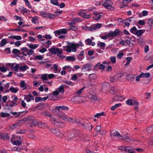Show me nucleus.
<instances>
[{"mask_svg": "<svg viewBox=\"0 0 153 153\" xmlns=\"http://www.w3.org/2000/svg\"><path fill=\"white\" fill-rule=\"evenodd\" d=\"M83 46V45L81 41H79L78 43L75 44L68 42L66 47V51L69 53L71 52V51L76 52V48H78L79 46L82 47Z\"/></svg>", "mask_w": 153, "mask_h": 153, "instance_id": "obj_1", "label": "nucleus"}, {"mask_svg": "<svg viewBox=\"0 0 153 153\" xmlns=\"http://www.w3.org/2000/svg\"><path fill=\"white\" fill-rule=\"evenodd\" d=\"M20 100V99H18L16 96H14L12 101L10 100L8 101V102L6 104L5 107L6 109H10L12 107L18 105L19 103V101Z\"/></svg>", "mask_w": 153, "mask_h": 153, "instance_id": "obj_2", "label": "nucleus"}, {"mask_svg": "<svg viewBox=\"0 0 153 153\" xmlns=\"http://www.w3.org/2000/svg\"><path fill=\"white\" fill-rule=\"evenodd\" d=\"M105 8L110 10H112L114 9V8L111 6L113 3L111 1H105L104 2L101 4Z\"/></svg>", "mask_w": 153, "mask_h": 153, "instance_id": "obj_3", "label": "nucleus"}, {"mask_svg": "<svg viewBox=\"0 0 153 153\" xmlns=\"http://www.w3.org/2000/svg\"><path fill=\"white\" fill-rule=\"evenodd\" d=\"M51 131L57 137L61 138L63 136V134L59 130L57 129L51 128Z\"/></svg>", "mask_w": 153, "mask_h": 153, "instance_id": "obj_4", "label": "nucleus"}, {"mask_svg": "<svg viewBox=\"0 0 153 153\" xmlns=\"http://www.w3.org/2000/svg\"><path fill=\"white\" fill-rule=\"evenodd\" d=\"M79 126L82 128L87 130H91L93 127L92 125L90 123H81Z\"/></svg>", "mask_w": 153, "mask_h": 153, "instance_id": "obj_5", "label": "nucleus"}, {"mask_svg": "<svg viewBox=\"0 0 153 153\" xmlns=\"http://www.w3.org/2000/svg\"><path fill=\"white\" fill-rule=\"evenodd\" d=\"M79 131V130H77L71 131L70 134L68 135V137L70 138H73L78 136Z\"/></svg>", "mask_w": 153, "mask_h": 153, "instance_id": "obj_6", "label": "nucleus"}, {"mask_svg": "<svg viewBox=\"0 0 153 153\" xmlns=\"http://www.w3.org/2000/svg\"><path fill=\"white\" fill-rule=\"evenodd\" d=\"M54 33L56 36H58V35H59L61 34H65L67 33V30L66 29H60L58 30H56L54 32Z\"/></svg>", "mask_w": 153, "mask_h": 153, "instance_id": "obj_7", "label": "nucleus"}, {"mask_svg": "<svg viewBox=\"0 0 153 153\" xmlns=\"http://www.w3.org/2000/svg\"><path fill=\"white\" fill-rule=\"evenodd\" d=\"M91 69V66L89 64H86L84 65L81 69L82 72H84L90 71Z\"/></svg>", "mask_w": 153, "mask_h": 153, "instance_id": "obj_8", "label": "nucleus"}, {"mask_svg": "<svg viewBox=\"0 0 153 153\" xmlns=\"http://www.w3.org/2000/svg\"><path fill=\"white\" fill-rule=\"evenodd\" d=\"M109 88V85L108 83H104L102 85V91L104 93H105L108 91Z\"/></svg>", "mask_w": 153, "mask_h": 153, "instance_id": "obj_9", "label": "nucleus"}, {"mask_svg": "<svg viewBox=\"0 0 153 153\" xmlns=\"http://www.w3.org/2000/svg\"><path fill=\"white\" fill-rule=\"evenodd\" d=\"M57 52V56L61 58V59H63L65 58V56L63 55L62 53V50L61 48L57 49L56 50Z\"/></svg>", "mask_w": 153, "mask_h": 153, "instance_id": "obj_10", "label": "nucleus"}, {"mask_svg": "<svg viewBox=\"0 0 153 153\" xmlns=\"http://www.w3.org/2000/svg\"><path fill=\"white\" fill-rule=\"evenodd\" d=\"M19 9L20 10V11L23 14L25 13H27L28 14H29L30 13V11L29 10L23 7H20L19 8Z\"/></svg>", "mask_w": 153, "mask_h": 153, "instance_id": "obj_11", "label": "nucleus"}, {"mask_svg": "<svg viewBox=\"0 0 153 153\" xmlns=\"http://www.w3.org/2000/svg\"><path fill=\"white\" fill-rule=\"evenodd\" d=\"M53 124L55 125L58 126L60 128L63 127L65 126V125L63 122H58V120H56Z\"/></svg>", "mask_w": 153, "mask_h": 153, "instance_id": "obj_12", "label": "nucleus"}, {"mask_svg": "<svg viewBox=\"0 0 153 153\" xmlns=\"http://www.w3.org/2000/svg\"><path fill=\"white\" fill-rule=\"evenodd\" d=\"M10 66L16 72H17L18 71L19 68V64H16L15 63L11 64Z\"/></svg>", "mask_w": 153, "mask_h": 153, "instance_id": "obj_13", "label": "nucleus"}, {"mask_svg": "<svg viewBox=\"0 0 153 153\" xmlns=\"http://www.w3.org/2000/svg\"><path fill=\"white\" fill-rule=\"evenodd\" d=\"M55 109L59 111L60 109L63 111H68L69 110L68 108L65 106H57L55 107Z\"/></svg>", "mask_w": 153, "mask_h": 153, "instance_id": "obj_14", "label": "nucleus"}, {"mask_svg": "<svg viewBox=\"0 0 153 153\" xmlns=\"http://www.w3.org/2000/svg\"><path fill=\"white\" fill-rule=\"evenodd\" d=\"M28 112L27 111H23L20 112H11V113L13 115H15V117H17L22 113H23V114H26Z\"/></svg>", "mask_w": 153, "mask_h": 153, "instance_id": "obj_15", "label": "nucleus"}, {"mask_svg": "<svg viewBox=\"0 0 153 153\" xmlns=\"http://www.w3.org/2000/svg\"><path fill=\"white\" fill-rule=\"evenodd\" d=\"M95 16L93 17V19L95 20H99L101 17L102 13H94Z\"/></svg>", "mask_w": 153, "mask_h": 153, "instance_id": "obj_16", "label": "nucleus"}, {"mask_svg": "<svg viewBox=\"0 0 153 153\" xmlns=\"http://www.w3.org/2000/svg\"><path fill=\"white\" fill-rule=\"evenodd\" d=\"M27 102L30 101L32 100H34V98L30 94L28 95H26L25 97Z\"/></svg>", "mask_w": 153, "mask_h": 153, "instance_id": "obj_17", "label": "nucleus"}, {"mask_svg": "<svg viewBox=\"0 0 153 153\" xmlns=\"http://www.w3.org/2000/svg\"><path fill=\"white\" fill-rule=\"evenodd\" d=\"M110 135L111 136H112L113 137H118V138L120 136H121L119 132L116 131H112L111 132Z\"/></svg>", "mask_w": 153, "mask_h": 153, "instance_id": "obj_18", "label": "nucleus"}, {"mask_svg": "<svg viewBox=\"0 0 153 153\" xmlns=\"http://www.w3.org/2000/svg\"><path fill=\"white\" fill-rule=\"evenodd\" d=\"M86 44V45H91L92 46H94L95 45L94 42H92L91 40L90 39H88L85 41Z\"/></svg>", "mask_w": 153, "mask_h": 153, "instance_id": "obj_19", "label": "nucleus"}, {"mask_svg": "<svg viewBox=\"0 0 153 153\" xmlns=\"http://www.w3.org/2000/svg\"><path fill=\"white\" fill-rule=\"evenodd\" d=\"M78 136L80 137L81 140H88L87 135L85 134H84L82 133L79 134V133Z\"/></svg>", "mask_w": 153, "mask_h": 153, "instance_id": "obj_20", "label": "nucleus"}, {"mask_svg": "<svg viewBox=\"0 0 153 153\" xmlns=\"http://www.w3.org/2000/svg\"><path fill=\"white\" fill-rule=\"evenodd\" d=\"M20 126L21 125L19 123H16V124L10 126V128L12 129H15L19 128Z\"/></svg>", "mask_w": 153, "mask_h": 153, "instance_id": "obj_21", "label": "nucleus"}, {"mask_svg": "<svg viewBox=\"0 0 153 153\" xmlns=\"http://www.w3.org/2000/svg\"><path fill=\"white\" fill-rule=\"evenodd\" d=\"M48 74H42L41 76V79L44 82H45L48 80Z\"/></svg>", "mask_w": 153, "mask_h": 153, "instance_id": "obj_22", "label": "nucleus"}, {"mask_svg": "<svg viewBox=\"0 0 153 153\" xmlns=\"http://www.w3.org/2000/svg\"><path fill=\"white\" fill-rule=\"evenodd\" d=\"M39 127L41 128H48V126L46 123H42L41 122H40L39 123Z\"/></svg>", "mask_w": 153, "mask_h": 153, "instance_id": "obj_23", "label": "nucleus"}, {"mask_svg": "<svg viewBox=\"0 0 153 153\" xmlns=\"http://www.w3.org/2000/svg\"><path fill=\"white\" fill-rule=\"evenodd\" d=\"M28 47L32 49H35L39 46V45L38 44H27Z\"/></svg>", "mask_w": 153, "mask_h": 153, "instance_id": "obj_24", "label": "nucleus"}, {"mask_svg": "<svg viewBox=\"0 0 153 153\" xmlns=\"http://www.w3.org/2000/svg\"><path fill=\"white\" fill-rule=\"evenodd\" d=\"M119 138L120 139H122L127 142L130 141V139L129 137L127 136H125V137H123L122 135L120 136L119 137Z\"/></svg>", "mask_w": 153, "mask_h": 153, "instance_id": "obj_25", "label": "nucleus"}, {"mask_svg": "<svg viewBox=\"0 0 153 153\" xmlns=\"http://www.w3.org/2000/svg\"><path fill=\"white\" fill-rule=\"evenodd\" d=\"M20 85L21 87L23 88L22 90H24L27 88V85L25 84V81L22 80L20 82Z\"/></svg>", "mask_w": 153, "mask_h": 153, "instance_id": "obj_26", "label": "nucleus"}, {"mask_svg": "<svg viewBox=\"0 0 153 153\" xmlns=\"http://www.w3.org/2000/svg\"><path fill=\"white\" fill-rule=\"evenodd\" d=\"M117 90L116 88L114 87H111L110 90L109 91V92L111 94H114L116 93Z\"/></svg>", "mask_w": 153, "mask_h": 153, "instance_id": "obj_27", "label": "nucleus"}, {"mask_svg": "<svg viewBox=\"0 0 153 153\" xmlns=\"http://www.w3.org/2000/svg\"><path fill=\"white\" fill-rule=\"evenodd\" d=\"M29 67L27 65H24L20 66L19 68V70L20 71H26L27 69H29Z\"/></svg>", "mask_w": 153, "mask_h": 153, "instance_id": "obj_28", "label": "nucleus"}, {"mask_svg": "<svg viewBox=\"0 0 153 153\" xmlns=\"http://www.w3.org/2000/svg\"><path fill=\"white\" fill-rule=\"evenodd\" d=\"M1 138L4 140H8L10 139V136L7 134H2L1 135Z\"/></svg>", "mask_w": 153, "mask_h": 153, "instance_id": "obj_29", "label": "nucleus"}, {"mask_svg": "<svg viewBox=\"0 0 153 153\" xmlns=\"http://www.w3.org/2000/svg\"><path fill=\"white\" fill-rule=\"evenodd\" d=\"M64 85H61L59 86L58 88V90L59 92L61 93H63L64 92L65 90L64 89Z\"/></svg>", "mask_w": 153, "mask_h": 153, "instance_id": "obj_30", "label": "nucleus"}, {"mask_svg": "<svg viewBox=\"0 0 153 153\" xmlns=\"http://www.w3.org/2000/svg\"><path fill=\"white\" fill-rule=\"evenodd\" d=\"M18 90L19 89L18 88H15L13 87H11L9 89L10 91L14 93H17L18 92Z\"/></svg>", "mask_w": 153, "mask_h": 153, "instance_id": "obj_31", "label": "nucleus"}, {"mask_svg": "<svg viewBox=\"0 0 153 153\" xmlns=\"http://www.w3.org/2000/svg\"><path fill=\"white\" fill-rule=\"evenodd\" d=\"M140 74V76L142 77L148 78L150 76V74L149 73H142Z\"/></svg>", "mask_w": 153, "mask_h": 153, "instance_id": "obj_32", "label": "nucleus"}, {"mask_svg": "<svg viewBox=\"0 0 153 153\" xmlns=\"http://www.w3.org/2000/svg\"><path fill=\"white\" fill-rule=\"evenodd\" d=\"M121 105V104L120 103H118V104H115L114 105L112 106L111 107V109L112 111H114L116 108L120 107Z\"/></svg>", "mask_w": 153, "mask_h": 153, "instance_id": "obj_33", "label": "nucleus"}, {"mask_svg": "<svg viewBox=\"0 0 153 153\" xmlns=\"http://www.w3.org/2000/svg\"><path fill=\"white\" fill-rule=\"evenodd\" d=\"M125 152H128V153H134L133 149L130 147H127L126 148Z\"/></svg>", "mask_w": 153, "mask_h": 153, "instance_id": "obj_34", "label": "nucleus"}, {"mask_svg": "<svg viewBox=\"0 0 153 153\" xmlns=\"http://www.w3.org/2000/svg\"><path fill=\"white\" fill-rule=\"evenodd\" d=\"M148 24L151 27H153V19H149L148 22Z\"/></svg>", "mask_w": 153, "mask_h": 153, "instance_id": "obj_35", "label": "nucleus"}, {"mask_svg": "<svg viewBox=\"0 0 153 153\" xmlns=\"http://www.w3.org/2000/svg\"><path fill=\"white\" fill-rule=\"evenodd\" d=\"M137 29L135 26H134L130 30V31L133 34H135Z\"/></svg>", "mask_w": 153, "mask_h": 153, "instance_id": "obj_36", "label": "nucleus"}, {"mask_svg": "<svg viewBox=\"0 0 153 153\" xmlns=\"http://www.w3.org/2000/svg\"><path fill=\"white\" fill-rule=\"evenodd\" d=\"M39 122H39L38 120H34L31 123L34 126H38L39 127Z\"/></svg>", "mask_w": 153, "mask_h": 153, "instance_id": "obj_37", "label": "nucleus"}, {"mask_svg": "<svg viewBox=\"0 0 153 153\" xmlns=\"http://www.w3.org/2000/svg\"><path fill=\"white\" fill-rule=\"evenodd\" d=\"M126 59L127 62L125 65L127 66L129 64L131 60L132 59V58L131 57H128L126 58Z\"/></svg>", "mask_w": 153, "mask_h": 153, "instance_id": "obj_38", "label": "nucleus"}, {"mask_svg": "<svg viewBox=\"0 0 153 153\" xmlns=\"http://www.w3.org/2000/svg\"><path fill=\"white\" fill-rule=\"evenodd\" d=\"M89 77L90 79H94L96 78V75L95 74H89Z\"/></svg>", "mask_w": 153, "mask_h": 153, "instance_id": "obj_39", "label": "nucleus"}, {"mask_svg": "<svg viewBox=\"0 0 153 153\" xmlns=\"http://www.w3.org/2000/svg\"><path fill=\"white\" fill-rule=\"evenodd\" d=\"M59 48H51L49 50V51L50 52L53 53L55 54H56V52H57V51H56V49H59Z\"/></svg>", "mask_w": 153, "mask_h": 153, "instance_id": "obj_40", "label": "nucleus"}, {"mask_svg": "<svg viewBox=\"0 0 153 153\" xmlns=\"http://www.w3.org/2000/svg\"><path fill=\"white\" fill-rule=\"evenodd\" d=\"M48 13L44 11H41L40 12V15L42 16L44 18H46L47 16Z\"/></svg>", "mask_w": 153, "mask_h": 153, "instance_id": "obj_41", "label": "nucleus"}, {"mask_svg": "<svg viewBox=\"0 0 153 153\" xmlns=\"http://www.w3.org/2000/svg\"><path fill=\"white\" fill-rule=\"evenodd\" d=\"M59 117L65 121H66L67 116L65 114H59Z\"/></svg>", "mask_w": 153, "mask_h": 153, "instance_id": "obj_42", "label": "nucleus"}, {"mask_svg": "<svg viewBox=\"0 0 153 153\" xmlns=\"http://www.w3.org/2000/svg\"><path fill=\"white\" fill-rule=\"evenodd\" d=\"M59 117L65 121H66L67 116L65 114H59Z\"/></svg>", "mask_w": 153, "mask_h": 153, "instance_id": "obj_43", "label": "nucleus"}, {"mask_svg": "<svg viewBox=\"0 0 153 153\" xmlns=\"http://www.w3.org/2000/svg\"><path fill=\"white\" fill-rule=\"evenodd\" d=\"M143 33V30H137L135 35H137V36H140Z\"/></svg>", "mask_w": 153, "mask_h": 153, "instance_id": "obj_44", "label": "nucleus"}, {"mask_svg": "<svg viewBox=\"0 0 153 153\" xmlns=\"http://www.w3.org/2000/svg\"><path fill=\"white\" fill-rule=\"evenodd\" d=\"M7 42V41L5 39H2L1 43L0 45L1 47H2L5 45Z\"/></svg>", "mask_w": 153, "mask_h": 153, "instance_id": "obj_45", "label": "nucleus"}, {"mask_svg": "<svg viewBox=\"0 0 153 153\" xmlns=\"http://www.w3.org/2000/svg\"><path fill=\"white\" fill-rule=\"evenodd\" d=\"M12 143L15 145H18L21 144L22 143L20 140H16L14 141Z\"/></svg>", "mask_w": 153, "mask_h": 153, "instance_id": "obj_46", "label": "nucleus"}, {"mask_svg": "<svg viewBox=\"0 0 153 153\" xmlns=\"http://www.w3.org/2000/svg\"><path fill=\"white\" fill-rule=\"evenodd\" d=\"M126 103L127 105H134L132 100L131 99H128L126 101Z\"/></svg>", "mask_w": 153, "mask_h": 153, "instance_id": "obj_47", "label": "nucleus"}, {"mask_svg": "<svg viewBox=\"0 0 153 153\" xmlns=\"http://www.w3.org/2000/svg\"><path fill=\"white\" fill-rule=\"evenodd\" d=\"M110 60L113 64H115L116 62V58L115 56H111L110 58Z\"/></svg>", "mask_w": 153, "mask_h": 153, "instance_id": "obj_48", "label": "nucleus"}, {"mask_svg": "<svg viewBox=\"0 0 153 153\" xmlns=\"http://www.w3.org/2000/svg\"><path fill=\"white\" fill-rule=\"evenodd\" d=\"M104 113L103 112H102L100 113H97L96 114L94 115V117H97L98 118H100L101 116H104Z\"/></svg>", "mask_w": 153, "mask_h": 153, "instance_id": "obj_49", "label": "nucleus"}, {"mask_svg": "<svg viewBox=\"0 0 153 153\" xmlns=\"http://www.w3.org/2000/svg\"><path fill=\"white\" fill-rule=\"evenodd\" d=\"M66 59L67 61H74L75 60V58L72 56H68L66 58Z\"/></svg>", "mask_w": 153, "mask_h": 153, "instance_id": "obj_50", "label": "nucleus"}, {"mask_svg": "<svg viewBox=\"0 0 153 153\" xmlns=\"http://www.w3.org/2000/svg\"><path fill=\"white\" fill-rule=\"evenodd\" d=\"M42 114L43 115L46 116L50 117H52V115L51 114L49 113L47 111H45L43 112L42 113Z\"/></svg>", "mask_w": 153, "mask_h": 153, "instance_id": "obj_51", "label": "nucleus"}, {"mask_svg": "<svg viewBox=\"0 0 153 153\" xmlns=\"http://www.w3.org/2000/svg\"><path fill=\"white\" fill-rule=\"evenodd\" d=\"M34 117L30 116L28 117L27 120L30 122V123H31L34 120Z\"/></svg>", "mask_w": 153, "mask_h": 153, "instance_id": "obj_52", "label": "nucleus"}, {"mask_svg": "<svg viewBox=\"0 0 153 153\" xmlns=\"http://www.w3.org/2000/svg\"><path fill=\"white\" fill-rule=\"evenodd\" d=\"M98 46L100 47H105V43L104 42H100L97 44Z\"/></svg>", "mask_w": 153, "mask_h": 153, "instance_id": "obj_53", "label": "nucleus"}, {"mask_svg": "<svg viewBox=\"0 0 153 153\" xmlns=\"http://www.w3.org/2000/svg\"><path fill=\"white\" fill-rule=\"evenodd\" d=\"M25 130H18L16 131V133L17 134H22L25 133Z\"/></svg>", "mask_w": 153, "mask_h": 153, "instance_id": "obj_54", "label": "nucleus"}, {"mask_svg": "<svg viewBox=\"0 0 153 153\" xmlns=\"http://www.w3.org/2000/svg\"><path fill=\"white\" fill-rule=\"evenodd\" d=\"M44 151H48L49 152H51L53 151V149L52 148H51L49 147H46L44 149Z\"/></svg>", "mask_w": 153, "mask_h": 153, "instance_id": "obj_55", "label": "nucleus"}, {"mask_svg": "<svg viewBox=\"0 0 153 153\" xmlns=\"http://www.w3.org/2000/svg\"><path fill=\"white\" fill-rule=\"evenodd\" d=\"M1 115L2 117L4 118L9 117L10 116V114L7 113L1 112Z\"/></svg>", "mask_w": 153, "mask_h": 153, "instance_id": "obj_56", "label": "nucleus"}, {"mask_svg": "<svg viewBox=\"0 0 153 153\" xmlns=\"http://www.w3.org/2000/svg\"><path fill=\"white\" fill-rule=\"evenodd\" d=\"M101 26V24L97 23L94 26V30H96L97 28H100Z\"/></svg>", "mask_w": 153, "mask_h": 153, "instance_id": "obj_57", "label": "nucleus"}, {"mask_svg": "<svg viewBox=\"0 0 153 153\" xmlns=\"http://www.w3.org/2000/svg\"><path fill=\"white\" fill-rule=\"evenodd\" d=\"M47 18H48L50 19H54L55 18V16L53 14L50 13H48L47 16Z\"/></svg>", "mask_w": 153, "mask_h": 153, "instance_id": "obj_58", "label": "nucleus"}, {"mask_svg": "<svg viewBox=\"0 0 153 153\" xmlns=\"http://www.w3.org/2000/svg\"><path fill=\"white\" fill-rule=\"evenodd\" d=\"M117 76H114L110 78V81L111 82H115V80H117Z\"/></svg>", "mask_w": 153, "mask_h": 153, "instance_id": "obj_59", "label": "nucleus"}, {"mask_svg": "<svg viewBox=\"0 0 153 153\" xmlns=\"http://www.w3.org/2000/svg\"><path fill=\"white\" fill-rule=\"evenodd\" d=\"M51 3L52 4L57 6H59V3L58 2V1H50Z\"/></svg>", "mask_w": 153, "mask_h": 153, "instance_id": "obj_60", "label": "nucleus"}, {"mask_svg": "<svg viewBox=\"0 0 153 153\" xmlns=\"http://www.w3.org/2000/svg\"><path fill=\"white\" fill-rule=\"evenodd\" d=\"M89 98L94 100H97V96L95 95H91L89 96Z\"/></svg>", "mask_w": 153, "mask_h": 153, "instance_id": "obj_61", "label": "nucleus"}, {"mask_svg": "<svg viewBox=\"0 0 153 153\" xmlns=\"http://www.w3.org/2000/svg\"><path fill=\"white\" fill-rule=\"evenodd\" d=\"M34 86L35 87H36L39 86L41 83L39 82H37L36 81H34L33 82Z\"/></svg>", "mask_w": 153, "mask_h": 153, "instance_id": "obj_62", "label": "nucleus"}, {"mask_svg": "<svg viewBox=\"0 0 153 153\" xmlns=\"http://www.w3.org/2000/svg\"><path fill=\"white\" fill-rule=\"evenodd\" d=\"M0 71L3 72H5L7 71V68L4 66L0 67Z\"/></svg>", "mask_w": 153, "mask_h": 153, "instance_id": "obj_63", "label": "nucleus"}, {"mask_svg": "<svg viewBox=\"0 0 153 153\" xmlns=\"http://www.w3.org/2000/svg\"><path fill=\"white\" fill-rule=\"evenodd\" d=\"M153 129V127L152 126H151V127H148L146 129V131L148 132L149 133H150L152 131Z\"/></svg>", "mask_w": 153, "mask_h": 153, "instance_id": "obj_64", "label": "nucleus"}]
</instances>
